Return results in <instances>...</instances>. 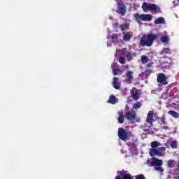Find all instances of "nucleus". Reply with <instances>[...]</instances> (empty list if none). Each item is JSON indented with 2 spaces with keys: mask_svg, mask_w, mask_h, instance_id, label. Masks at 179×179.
Segmentation results:
<instances>
[{
  "mask_svg": "<svg viewBox=\"0 0 179 179\" xmlns=\"http://www.w3.org/2000/svg\"><path fill=\"white\" fill-rule=\"evenodd\" d=\"M151 149H150V155L164 157L166 156V148L162 145V143L154 141L151 143Z\"/></svg>",
  "mask_w": 179,
  "mask_h": 179,
  "instance_id": "obj_1",
  "label": "nucleus"
},
{
  "mask_svg": "<svg viewBox=\"0 0 179 179\" xmlns=\"http://www.w3.org/2000/svg\"><path fill=\"white\" fill-rule=\"evenodd\" d=\"M120 152L124 157H134V156H136L138 155L136 143H129L127 146L123 147Z\"/></svg>",
  "mask_w": 179,
  "mask_h": 179,
  "instance_id": "obj_2",
  "label": "nucleus"
},
{
  "mask_svg": "<svg viewBox=\"0 0 179 179\" xmlns=\"http://www.w3.org/2000/svg\"><path fill=\"white\" fill-rule=\"evenodd\" d=\"M157 38V36L153 34H150L148 35L143 36L140 41V45L142 47H151L152 44H153V41Z\"/></svg>",
  "mask_w": 179,
  "mask_h": 179,
  "instance_id": "obj_3",
  "label": "nucleus"
},
{
  "mask_svg": "<svg viewBox=\"0 0 179 179\" xmlns=\"http://www.w3.org/2000/svg\"><path fill=\"white\" fill-rule=\"evenodd\" d=\"M133 16L138 23H141V22H150L152 19H153V16L150 14L136 13L134 14Z\"/></svg>",
  "mask_w": 179,
  "mask_h": 179,
  "instance_id": "obj_4",
  "label": "nucleus"
},
{
  "mask_svg": "<svg viewBox=\"0 0 179 179\" xmlns=\"http://www.w3.org/2000/svg\"><path fill=\"white\" fill-rule=\"evenodd\" d=\"M142 9L144 12H148V10H151L154 13H157L160 12V8L155 4L149 3L144 2L142 5Z\"/></svg>",
  "mask_w": 179,
  "mask_h": 179,
  "instance_id": "obj_5",
  "label": "nucleus"
},
{
  "mask_svg": "<svg viewBox=\"0 0 179 179\" xmlns=\"http://www.w3.org/2000/svg\"><path fill=\"white\" fill-rule=\"evenodd\" d=\"M116 55H124L127 58L128 61H131L133 57H135V53L128 52L126 48H122L116 50Z\"/></svg>",
  "mask_w": 179,
  "mask_h": 179,
  "instance_id": "obj_6",
  "label": "nucleus"
},
{
  "mask_svg": "<svg viewBox=\"0 0 179 179\" xmlns=\"http://www.w3.org/2000/svg\"><path fill=\"white\" fill-rule=\"evenodd\" d=\"M151 164L153 166V167H155L157 171L162 173L163 168H162V164H163V160L159 159L157 158H153Z\"/></svg>",
  "mask_w": 179,
  "mask_h": 179,
  "instance_id": "obj_7",
  "label": "nucleus"
},
{
  "mask_svg": "<svg viewBox=\"0 0 179 179\" xmlns=\"http://www.w3.org/2000/svg\"><path fill=\"white\" fill-rule=\"evenodd\" d=\"M117 3V9L116 10L117 13H120V15H122V16H124L125 15V13L127 12V9L125 8V6L124 5V3L121 0H115Z\"/></svg>",
  "mask_w": 179,
  "mask_h": 179,
  "instance_id": "obj_8",
  "label": "nucleus"
},
{
  "mask_svg": "<svg viewBox=\"0 0 179 179\" xmlns=\"http://www.w3.org/2000/svg\"><path fill=\"white\" fill-rule=\"evenodd\" d=\"M152 123H153V112L150 111L148 113L144 128H150L152 127Z\"/></svg>",
  "mask_w": 179,
  "mask_h": 179,
  "instance_id": "obj_9",
  "label": "nucleus"
},
{
  "mask_svg": "<svg viewBox=\"0 0 179 179\" xmlns=\"http://www.w3.org/2000/svg\"><path fill=\"white\" fill-rule=\"evenodd\" d=\"M126 118L131 122V124H135L136 122V114L135 113V111L128 112L125 115Z\"/></svg>",
  "mask_w": 179,
  "mask_h": 179,
  "instance_id": "obj_10",
  "label": "nucleus"
},
{
  "mask_svg": "<svg viewBox=\"0 0 179 179\" xmlns=\"http://www.w3.org/2000/svg\"><path fill=\"white\" fill-rule=\"evenodd\" d=\"M157 80L159 83H162V85H167L166 76L163 73H161L157 76Z\"/></svg>",
  "mask_w": 179,
  "mask_h": 179,
  "instance_id": "obj_11",
  "label": "nucleus"
},
{
  "mask_svg": "<svg viewBox=\"0 0 179 179\" xmlns=\"http://www.w3.org/2000/svg\"><path fill=\"white\" fill-rule=\"evenodd\" d=\"M118 136L122 139V141H126L127 140V132L125 131V129L120 128L118 130Z\"/></svg>",
  "mask_w": 179,
  "mask_h": 179,
  "instance_id": "obj_12",
  "label": "nucleus"
},
{
  "mask_svg": "<svg viewBox=\"0 0 179 179\" xmlns=\"http://www.w3.org/2000/svg\"><path fill=\"white\" fill-rule=\"evenodd\" d=\"M131 94L134 100H138V99H139V92H138V90H136V88H133L131 90Z\"/></svg>",
  "mask_w": 179,
  "mask_h": 179,
  "instance_id": "obj_13",
  "label": "nucleus"
},
{
  "mask_svg": "<svg viewBox=\"0 0 179 179\" xmlns=\"http://www.w3.org/2000/svg\"><path fill=\"white\" fill-rule=\"evenodd\" d=\"M116 58H117V61H119L120 64H125L127 62V60H125V55H117V53L115 54Z\"/></svg>",
  "mask_w": 179,
  "mask_h": 179,
  "instance_id": "obj_14",
  "label": "nucleus"
},
{
  "mask_svg": "<svg viewBox=\"0 0 179 179\" xmlns=\"http://www.w3.org/2000/svg\"><path fill=\"white\" fill-rule=\"evenodd\" d=\"M111 68L113 75H118V73H117V71H118V66L117 65V63L113 62L111 65Z\"/></svg>",
  "mask_w": 179,
  "mask_h": 179,
  "instance_id": "obj_15",
  "label": "nucleus"
},
{
  "mask_svg": "<svg viewBox=\"0 0 179 179\" xmlns=\"http://www.w3.org/2000/svg\"><path fill=\"white\" fill-rule=\"evenodd\" d=\"M108 103L110 104H115V103H118V99L115 96H110L108 101Z\"/></svg>",
  "mask_w": 179,
  "mask_h": 179,
  "instance_id": "obj_16",
  "label": "nucleus"
},
{
  "mask_svg": "<svg viewBox=\"0 0 179 179\" xmlns=\"http://www.w3.org/2000/svg\"><path fill=\"white\" fill-rule=\"evenodd\" d=\"M131 38H132V35L131 34V33L124 34V36H123L124 41H129V40H131Z\"/></svg>",
  "mask_w": 179,
  "mask_h": 179,
  "instance_id": "obj_17",
  "label": "nucleus"
},
{
  "mask_svg": "<svg viewBox=\"0 0 179 179\" xmlns=\"http://www.w3.org/2000/svg\"><path fill=\"white\" fill-rule=\"evenodd\" d=\"M113 85L115 89H120V83H118V78L115 77L113 78Z\"/></svg>",
  "mask_w": 179,
  "mask_h": 179,
  "instance_id": "obj_18",
  "label": "nucleus"
},
{
  "mask_svg": "<svg viewBox=\"0 0 179 179\" xmlns=\"http://www.w3.org/2000/svg\"><path fill=\"white\" fill-rule=\"evenodd\" d=\"M119 117L118 122L122 124L124 122V112H118Z\"/></svg>",
  "mask_w": 179,
  "mask_h": 179,
  "instance_id": "obj_19",
  "label": "nucleus"
},
{
  "mask_svg": "<svg viewBox=\"0 0 179 179\" xmlns=\"http://www.w3.org/2000/svg\"><path fill=\"white\" fill-rule=\"evenodd\" d=\"M164 23V18L162 17H160L155 20V24H162Z\"/></svg>",
  "mask_w": 179,
  "mask_h": 179,
  "instance_id": "obj_20",
  "label": "nucleus"
},
{
  "mask_svg": "<svg viewBox=\"0 0 179 179\" xmlns=\"http://www.w3.org/2000/svg\"><path fill=\"white\" fill-rule=\"evenodd\" d=\"M134 73L132 71H128L127 72V82H128L129 83H131V81L132 80V74Z\"/></svg>",
  "mask_w": 179,
  "mask_h": 179,
  "instance_id": "obj_21",
  "label": "nucleus"
},
{
  "mask_svg": "<svg viewBox=\"0 0 179 179\" xmlns=\"http://www.w3.org/2000/svg\"><path fill=\"white\" fill-rule=\"evenodd\" d=\"M168 114H170V115L173 117V118H178V113H177V112H176V111L169 110L168 112Z\"/></svg>",
  "mask_w": 179,
  "mask_h": 179,
  "instance_id": "obj_22",
  "label": "nucleus"
},
{
  "mask_svg": "<svg viewBox=\"0 0 179 179\" xmlns=\"http://www.w3.org/2000/svg\"><path fill=\"white\" fill-rule=\"evenodd\" d=\"M122 31H125L128 29V24H123L120 26Z\"/></svg>",
  "mask_w": 179,
  "mask_h": 179,
  "instance_id": "obj_23",
  "label": "nucleus"
},
{
  "mask_svg": "<svg viewBox=\"0 0 179 179\" xmlns=\"http://www.w3.org/2000/svg\"><path fill=\"white\" fill-rule=\"evenodd\" d=\"M148 58L147 56H142L141 57V62H143V64H148Z\"/></svg>",
  "mask_w": 179,
  "mask_h": 179,
  "instance_id": "obj_24",
  "label": "nucleus"
},
{
  "mask_svg": "<svg viewBox=\"0 0 179 179\" xmlns=\"http://www.w3.org/2000/svg\"><path fill=\"white\" fill-rule=\"evenodd\" d=\"M161 41L162 43H167V42H169V36H162L161 38Z\"/></svg>",
  "mask_w": 179,
  "mask_h": 179,
  "instance_id": "obj_25",
  "label": "nucleus"
},
{
  "mask_svg": "<svg viewBox=\"0 0 179 179\" xmlns=\"http://www.w3.org/2000/svg\"><path fill=\"white\" fill-rule=\"evenodd\" d=\"M141 106L142 105L141 104V103L138 102L133 105V108H134V110H138V108H141Z\"/></svg>",
  "mask_w": 179,
  "mask_h": 179,
  "instance_id": "obj_26",
  "label": "nucleus"
},
{
  "mask_svg": "<svg viewBox=\"0 0 179 179\" xmlns=\"http://www.w3.org/2000/svg\"><path fill=\"white\" fill-rule=\"evenodd\" d=\"M117 40H118V35L114 34L111 36V41H113V43L117 41Z\"/></svg>",
  "mask_w": 179,
  "mask_h": 179,
  "instance_id": "obj_27",
  "label": "nucleus"
},
{
  "mask_svg": "<svg viewBox=\"0 0 179 179\" xmlns=\"http://www.w3.org/2000/svg\"><path fill=\"white\" fill-rule=\"evenodd\" d=\"M171 148H172V149H176V148H177V141H173L171 143Z\"/></svg>",
  "mask_w": 179,
  "mask_h": 179,
  "instance_id": "obj_28",
  "label": "nucleus"
},
{
  "mask_svg": "<svg viewBox=\"0 0 179 179\" xmlns=\"http://www.w3.org/2000/svg\"><path fill=\"white\" fill-rule=\"evenodd\" d=\"M166 117L163 116L161 121L159 122V124L161 125H164V124H166Z\"/></svg>",
  "mask_w": 179,
  "mask_h": 179,
  "instance_id": "obj_29",
  "label": "nucleus"
},
{
  "mask_svg": "<svg viewBox=\"0 0 179 179\" xmlns=\"http://www.w3.org/2000/svg\"><path fill=\"white\" fill-rule=\"evenodd\" d=\"M173 163H174V161H173V160L168 161V167H173Z\"/></svg>",
  "mask_w": 179,
  "mask_h": 179,
  "instance_id": "obj_30",
  "label": "nucleus"
},
{
  "mask_svg": "<svg viewBox=\"0 0 179 179\" xmlns=\"http://www.w3.org/2000/svg\"><path fill=\"white\" fill-rule=\"evenodd\" d=\"M136 179H146L143 175H139L136 176Z\"/></svg>",
  "mask_w": 179,
  "mask_h": 179,
  "instance_id": "obj_31",
  "label": "nucleus"
},
{
  "mask_svg": "<svg viewBox=\"0 0 179 179\" xmlns=\"http://www.w3.org/2000/svg\"><path fill=\"white\" fill-rule=\"evenodd\" d=\"M177 1H173V7H176V6H177V5H178V3H176Z\"/></svg>",
  "mask_w": 179,
  "mask_h": 179,
  "instance_id": "obj_32",
  "label": "nucleus"
},
{
  "mask_svg": "<svg viewBox=\"0 0 179 179\" xmlns=\"http://www.w3.org/2000/svg\"><path fill=\"white\" fill-rule=\"evenodd\" d=\"M144 131H148V134H153V132L149 131V129H144Z\"/></svg>",
  "mask_w": 179,
  "mask_h": 179,
  "instance_id": "obj_33",
  "label": "nucleus"
},
{
  "mask_svg": "<svg viewBox=\"0 0 179 179\" xmlns=\"http://www.w3.org/2000/svg\"><path fill=\"white\" fill-rule=\"evenodd\" d=\"M141 136H142V138H145L146 137V134H141Z\"/></svg>",
  "mask_w": 179,
  "mask_h": 179,
  "instance_id": "obj_34",
  "label": "nucleus"
},
{
  "mask_svg": "<svg viewBox=\"0 0 179 179\" xmlns=\"http://www.w3.org/2000/svg\"><path fill=\"white\" fill-rule=\"evenodd\" d=\"M125 110H129V108L128 107V106H125Z\"/></svg>",
  "mask_w": 179,
  "mask_h": 179,
  "instance_id": "obj_35",
  "label": "nucleus"
},
{
  "mask_svg": "<svg viewBox=\"0 0 179 179\" xmlns=\"http://www.w3.org/2000/svg\"><path fill=\"white\" fill-rule=\"evenodd\" d=\"M107 38H108V39L110 38V35H108V36H107Z\"/></svg>",
  "mask_w": 179,
  "mask_h": 179,
  "instance_id": "obj_36",
  "label": "nucleus"
},
{
  "mask_svg": "<svg viewBox=\"0 0 179 179\" xmlns=\"http://www.w3.org/2000/svg\"><path fill=\"white\" fill-rule=\"evenodd\" d=\"M177 179H179V176L178 177H176Z\"/></svg>",
  "mask_w": 179,
  "mask_h": 179,
  "instance_id": "obj_37",
  "label": "nucleus"
},
{
  "mask_svg": "<svg viewBox=\"0 0 179 179\" xmlns=\"http://www.w3.org/2000/svg\"><path fill=\"white\" fill-rule=\"evenodd\" d=\"M143 74H141V75H140V76H143Z\"/></svg>",
  "mask_w": 179,
  "mask_h": 179,
  "instance_id": "obj_38",
  "label": "nucleus"
}]
</instances>
